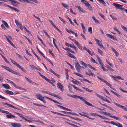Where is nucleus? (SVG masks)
Returning <instances> with one entry per match:
<instances>
[{"label": "nucleus", "mask_w": 127, "mask_h": 127, "mask_svg": "<svg viewBox=\"0 0 127 127\" xmlns=\"http://www.w3.org/2000/svg\"><path fill=\"white\" fill-rule=\"evenodd\" d=\"M0 111L2 113H4L8 114L6 116V117L8 118H15V116L11 114V113L8 111L2 110L0 109Z\"/></svg>", "instance_id": "f03ea898"}, {"label": "nucleus", "mask_w": 127, "mask_h": 127, "mask_svg": "<svg viewBox=\"0 0 127 127\" xmlns=\"http://www.w3.org/2000/svg\"><path fill=\"white\" fill-rule=\"evenodd\" d=\"M71 82L73 83L76 85H78L79 84V82L77 80H72Z\"/></svg>", "instance_id": "79ce46f5"}, {"label": "nucleus", "mask_w": 127, "mask_h": 127, "mask_svg": "<svg viewBox=\"0 0 127 127\" xmlns=\"http://www.w3.org/2000/svg\"><path fill=\"white\" fill-rule=\"evenodd\" d=\"M121 28L127 32V28L123 25L121 26Z\"/></svg>", "instance_id": "338daca9"}, {"label": "nucleus", "mask_w": 127, "mask_h": 127, "mask_svg": "<svg viewBox=\"0 0 127 127\" xmlns=\"http://www.w3.org/2000/svg\"><path fill=\"white\" fill-rule=\"evenodd\" d=\"M55 105L61 109H64V108H65V107H64L63 106H60V105H57V104H55Z\"/></svg>", "instance_id": "0e129e2a"}, {"label": "nucleus", "mask_w": 127, "mask_h": 127, "mask_svg": "<svg viewBox=\"0 0 127 127\" xmlns=\"http://www.w3.org/2000/svg\"><path fill=\"white\" fill-rule=\"evenodd\" d=\"M14 86L17 89H20V90H26L24 88L21 87H19V86H17L16 85H15H15H14Z\"/></svg>", "instance_id": "2f4dec72"}, {"label": "nucleus", "mask_w": 127, "mask_h": 127, "mask_svg": "<svg viewBox=\"0 0 127 127\" xmlns=\"http://www.w3.org/2000/svg\"><path fill=\"white\" fill-rule=\"evenodd\" d=\"M1 67L2 68L7 70L9 71L16 74L17 75H18L19 76H21V74L13 70L8 67L3 65H1Z\"/></svg>", "instance_id": "f257e3e1"}, {"label": "nucleus", "mask_w": 127, "mask_h": 127, "mask_svg": "<svg viewBox=\"0 0 127 127\" xmlns=\"http://www.w3.org/2000/svg\"><path fill=\"white\" fill-rule=\"evenodd\" d=\"M95 41L96 42L98 45L100 46L101 48H102L103 49L104 48L103 46L101 44V42L99 40L96 39Z\"/></svg>", "instance_id": "2eb2a0df"}, {"label": "nucleus", "mask_w": 127, "mask_h": 127, "mask_svg": "<svg viewBox=\"0 0 127 127\" xmlns=\"http://www.w3.org/2000/svg\"><path fill=\"white\" fill-rule=\"evenodd\" d=\"M32 51L33 52L34 55L36 56L38 59L39 60H41V59L37 55V54L34 52L33 50L32 49H31Z\"/></svg>", "instance_id": "de8ad7c7"}, {"label": "nucleus", "mask_w": 127, "mask_h": 127, "mask_svg": "<svg viewBox=\"0 0 127 127\" xmlns=\"http://www.w3.org/2000/svg\"><path fill=\"white\" fill-rule=\"evenodd\" d=\"M4 92L6 94L10 95H12L14 94V93L8 90L5 91Z\"/></svg>", "instance_id": "5701e85b"}, {"label": "nucleus", "mask_w": 127, "mask_h": 127, "mask_svg": "<svg viewBox=\"0 0 127 127\" xmlns=\"http://www.w3.org/2000/svg\"><path fill=\"white\" fill-rule=\"evenodd\" d=\"M62 112L64 113L65 114H71L72 115H73V113H72L71 112H68L66 111H62Z\"/></svg>", "instance_id": "a18cd8bd"}, {"label": "nucleus", "mask_w": 127, "mask_h": 127, "mask_svg": "<svg viewBox=\"0 0 127 127\" xmlns=\"http://www.w3.org/2000/svg\"><path fill=\"white\" fill-rule=\"evenodd\" d=\"M80 64L82 65H83L85 67H87V64L84 63L83 61H80Z\"/></svg>", "instance_id": "58836bf2"}, {"label": "nucleus", "mask_w": 127, "mask_h": 127, "mask_svg": "<svg viewBox=\"0 0 127 127\" xmlns=\"http://www.w3.org/2000/svg\"><path fill=\"white\" fill-rule=\"evenodd\" d=\"M35 96L37 97V99L40 100H41L42 99H44V97H43L39 94H37L35 95Z\"/></svg>", "instance_id": "ddd939ff"}, {"label": "nucleus", "mask_w": 127, "mask_h": 127, "mask_svg": "<svg viewBox=\"0 0 127 127\" xmlns=\"http://www.w3.org/2000/svg\"><path fill=\"white\" fill-rule=\"evenodd\" d=\"M67 95L68 96H69L70 97H71L75 98H78L80 99V100L81 99V98L82 97L80 96H78V95H71V94H67Z\"/></svg>", "instance_id": "6e6552de"}, {"label": "nucleus", "mask_w": 127, "mask_h": 127, "mask_svg": "<svg viewBox=\"0 0 127 127\" xmlns=\"http://www.w3.org/2000/svg\"><path fill=\"white\" fill-rule=\"evenodd\" d=\"M66 30L67 31V32L69 33H72L73 34H74V32L72 30H68L66 28Z\"/></svg>", "instance_id": "37998d69"}, {"label": "nucleus", "mask_w": 127, "mask_h": 127, "mask_svg": "<svg viewBox=\"0 0 127 127\" xmlns=\"http://www.w3.org/2000/svg\"><path fill=\"white\" fill-rule=\"evenodd\" d=\"M82 88L86 91H88V92H93V90H89L88 88H86L84 87H82Z\"/></svg>", "instance_id": "72a5a7b5"}, {"label": "nucleus", "mask_w": 127, "mask_h": 127, "mask_svg": "<svg viewBox=\"0 0 127 127\" xmlns=\"http://www.w3.org/2000/svg\"><path fill=\"white\" fill-rule=\"evenodd\" d=\"M84 99L85 98H84L83 97H82L81 100L83 101L84 102V103L87 105L89 106L93 107V106L92 104H91L89 102H87Z\"/></svg>", "instance_id": "423d86ee"}, {"label": "nucleus", "mask_w": 127, "mask_h": 127, "mask_svg": "<svg viewBox=\"0 0 127 127\" xmlns=\"http://www.w3.org/2000/svg\"><path fill=\"white\" fill-rule=\"evenodd\" d=\"M97 77L98 79H99L101 81L104 82L108 86H109L110 87V88L113 89L114 90H115L114 89L112 88V85L109 83L108 82H107L104 79H102L100 78L98 76H97Z\"/></svg>", "instance_id": "39448f33"}, {"label": "nucleus", "mask_w": 127, "mask_h": 127, "mask_svg": "<svg viewBox=\"0 0 127 127\" xmlns=\"http://www.w3.org/2000/svg\"><path fill=\"white\" fill-rule=\"evenodd\" d=\"M16 114L19 115V116L21 118H22L24 120L25 119V118L24 116H23L21 114H20V113H16Z\"/></svg>", "instance_id": "680f3d73"}, {"label": "nucleus", "mask_w": 127, "mask_h": 127, "mask_svg": "<svg viewBox=\"0 0 127 127\" xmlns=\"http://www.w3.org/2000/svg\"><path fill=\"white\" fill-rule=\"evenodd\" d=\"M75 61L74 63L75 68L77 72H80L81 69V66L80 65L78 61H76L75 60Z\"/></svg>", "instance_id": "20e7f679"}, {"label": "nucleus", "mask_w": 127, "mask_h": 127, "mask_svg": "<svg viewBox=\"0 0 127 127\" xmlns=\"http://www.w3.org/2000/svg\"><path fill=\"white\" fill-rule=\"evenodd\" d=\"M104 113V114L108 116H111V114L109 113H107L105 112H103Z\"/></svg>", "instance_id": "e2e57ef3"}, {"label": "nucleus", "mask_w": 127, "mask_h": 127, "mask_svg": "<svg viewBox=\"0 0 127 127\" xmlns=\"http://www.w3.org/2000/svg\"><path fill=\"white\" fill-rule=\"evenodd\" d=\"M106 35L112 39H115L114 36L112 35L107 34H106Z\"/></svg>", "instance_id": "393cba45"}, {"label": "nucleus", "mask_w": 127, "mask_h": 127, "mask_svg": "<svg viewBox=\"0 0 127 127\" xmlns=\"http://www.w3.org/2000/svg\"><path fill=\"white\" fill-rule=\"evenodd\" d=\"M15 22L18 27H21L22 26V25L18 22L17 20H15Z\"/></svg>", "instance_id": "412c9836"}, {"label": "nucleus", "mask_w": 127, "mask_h": 127, "mask_svg": "<svg viewBox=\"0 0 127 127\" xmlns=\"http://www.w3.org/2000/svg\"><path fill=\"white\" fill-rule=\"evenodd\" d=\"M19 1L21 2H26L27 3H30L32 4H34L32 2L29 1L28 0H19Z\"/></svg>", "instance_id": "cd10ccee"}, {"label": "nucleus", "mask_w": 127, "mask_h": 127, "mask_svg": "<svg viewBox=\"0 0 127 127\" xmlns=\"http://www.w3.org/2000/svg\"><path fill=\"white\" fill-rule=\"evenodd\" d=\"M71 85L74 88L78 90L79 91L81 92H82L83 91L82 90L80 89H79L77 87H75V86L74 85H73V84H71Z\"/></svg>", "instance_id": "b1692460"}, {"label": "nucleus", "mask_w": 127, "mask_h": 127, "mask_svg": "<svg viewBox=\"0 0 127 127\" xmlns=\"http://www.w3.org/2000/svg\"><path fill=\"white\" fill-rule=\"evenodd\" d=\"M2 85L4 87L7 89H10V87L9 86V85L7 84H3Z\"/></svg>", "instance_id": "6ab92c4d"}, {"label": "nucleus", "mask_w": 127, "mask_h": 127, "mask_svg": "<svg viewBox=\"0 0 127 127\" xmlns=\"http://www.w3.org/2000/svg\"><path fill=\"white\" fill-rule=\"evenodd\" d=\"M113 4L114 5V6H115L117 8L119 9L122 10H123V9H124V8H120V5L119 4L114 3H113Z\"/></svg>", "instance_id": "4468645a"}, {"label": "nucleus", "mask_w": 127, "mask_h": 127, "mask_svg": "<svg viewBox=\"0 0 127 127\" xmlns=\"http://www.w3.org/2000/svg\"><path fill=\"white\" fill-rule=\"evenodd\" d=\"M79 114L80 115H82V116H84L86 117H87V118H89V119H92V120H94V118H90V117H89V116H88L86 115L83 114H82L81 113H79Z\"/></svg>", "instance_id": "c85d7f7f"}, {"label": "nucleus", "mask_w": 127, "mask_h": 127, "mask_svg": "<svg viewBox=\"0 0 127 127\" xmlns=\"http://www.w3.org/2000/svg\"><path fill=\"white\" fill-rule=\"evenodd\" d=\"M2 21L7 28L9 29V27L7 22L3 20H2Z\"/></svg>", "instance_id": "bb28decb"}, {"label": "nucleus", "mask_w": 127, "mask_h": 127, "mask_svg": "<svg viewBox=\"0 0 127 127\" xmlns=\"http://www.w3.org/2000/svg\"><path fill=\"white\" fill-rule=\"evenodd\" d=\"M51 112H52V113H54V114H58V115H62V116H66V115H64V114H61L60 113H58V112H53V111H51Z\"/></svg>", "instance_id": "c9c22d12"}, {"label": "nucleus", "mask_w": 127, "mask_h": 127, "mask_svg": "<svg viewBox=\"0 0 127 127\" xmlns=\"http://www.w3.org/2000/svg\"><path fill=\"white\" fill-rule=\"evenodd\" d=\"M81 24L82 27V29L83 30L84 33V34L85 33L86 31V29L83 23H81Z\"/></svg>", "instance_id": "e433bc0d"}, {"label": "nucleus", "mask_w": 127, "mask_h": 127, "mask_svg": "<svg viewBox=\"0 0 127 127\" xmlns=\"http://www.w3.org/2000/svg\"><path fill=\"white\" fill-rule=\"evenodd\" d=\"M65 44L67 46L71 48V47H72V45L68 43L67 42L65 43Z\"/></svg>", "instance_id": "09e8293b"}, {"label": "nucleus", "mask_w": 127, "mask_h": 127, "mask_svg": "<svg viewBox=\"0 0 127 127\" xmlns=\"http://www.w3.org/2000/svg\"><path fill=\"white\" fill-rule=\"evenodd\" d=\"M90 115H91V116H98V115H99L98 114H97L96 113H90Z\"/></svg>", "instance_id": "5fc2aeb1"}, {"label": "nucleus", "mask_w": 127, "mask_h": 127, "mask_svg": "<svg viewBox=\"0 0 127 127\" xmlns=\"http://www.w3.org/2000/svg\"><path fill=\"white\" fill-rule=\"evenodd\" d=\"M81 2L83 3L86 7L87 9L89 10L90 11H91L93 10V8L92 6L89 3L86 1L85 0H81Z\"/></svg>", "instance_id": "7ed1b4c3"}, {"label": "nucleus", "mask_w": 127, "mask_h": 127, "mask_svg": "<svg viewBox=\"0 0 127 127\" xmlns=\"http://www.w3.org/2000/svg\"><path fill=\"white\" fill-rule=\"evenodd\" d=\"M111 49L114 52L116 55L117 56L118 53L116 51L113 47H111Z\"/></svg>", "instance_id": "8fccbe9b"}, {"label": "nucleus", "mask_w": 127, "mask_h": 127, "mask_svg": "<svg viewBox=\"0 0 127 127\" xmlns=\"http://www.w3.org/2000/svg\"><path fill=\"white\" fill-rule=\"evenodd\" d=\"M65 74L66 75V78L68 80L69 79V75L68 72V70L67 69H65Z\"/></svg>", "instance_id": "f704fd0d"}, {"label": "nucleus", "mask_w": 127, "mask_h": 127, "mask_svg": "<svg viewBox=\"0 0 127 127\" xmlns=\"http://www.w3.org/2000/svg\"><path fill=\"white\" fill-rule=\"evenodd\" d=\"M106 67L109 70L111 71H114V70L111 67H110L108 65H106Z\"/></svg>", "instance_id": "4d7b16f0"}, {"label": "nucleus", "mask_w": 127, "mask_h": 127, "mask_svg": "<svg viewBox=\"0 0 127 127\" xmlns=\"http://www.w3.org/2000/svg\"><path fill=\"white\" fill-rule=\"evenodd\" d=\"M2 104H3V105H7L9 107H11L12 108H14L18 110H20L19 109L17 108L16 107H14L13 105H12L10 104H9L7 103H4V102H2Z\"/></svg>", "instance_id": "1a4fd4ad"}, {"label": "nucleus", "mask_w": 127, "mask_h": 127, "mask_svg": "<svg viewBox=\"0 0 127 127\" xmlns=\"http://www.w3.org/2000/svg\"><path fill=\"white\" fill-rule=\"evenodd\" d=\"M114 103L115 105H116L118 107H120V108H122V107H123L120 104L116 103L115 102H114Z\"/></svg>", "instance_id": "3c124183"}, {"label": "nucleus", "mask_w": 127, "mask_h": 127, "mask_svg": "<svg viewBox=\"0 0 127 127\" xmlns=\"http://www.w3.org/2000/svg\"><path fill=\"white\" fill-rule=\"evenodd\" d=\"M5 36H6V39L9 42V41H10V40L9 39H11V40L12 39V38L10 36H9V38H8V37L7 36H6L5 35Z\"/></svg>", "instance_id": "49530a36"}, {"label": "nucleus", "mask_w": 127, "mask_h": 127, "mask_svg": "<svg viewBox=\"0 0 127 127\" xmlns=\"http://www.w3.org/2000/svg\"><path fill=\"white\" fill-rule=\"evenodd\" d=\"M45 97L46 98L52 101H53V102H54V103H57V104H60V105H61V104L60 103H59V102H58L55 100H53L51 99V98H49V97H48L47 96H45Z\"/></svg>", "instance_id": "dca6fc26"}, {"label": "nucleus", "mask_w": 127, "mask_h": 127, "mask_svg": "<svg viewBox=\"0 0 127 127\" xmlns=\"http://www.w3.org/2000/svg\"><path fill=\"white\" fill-rule=\"evenodd\" d=\"M40 75L44 79L46 80H49V79H48L47 77H46L45 76L43 75L40 72H38Z\"/></svg>", "instance_id": "4c0bfd02"}, {"label": "nucleus", "mask_w": 127, "mask_h": 127, "mask_svg": "<svg viewBox=\"0 0 127 127\" xmlns=\"http://www.w3.org/2000/svg\"><path fill=\"white\" fill-rule=\"evenodd\" d=\"M67 55L69 57H70L72 58H74L75 59H76V57L74 55L70 52H68V53L67 54Z\"/></svg>", "instance_id": "f3484780"}, {"label": "nucleus", "mask_w": 127, "mask_h": 127, "mask_svg": "<svg viewBox=\"0 0 127 127\" xmlns=\"http://www.w3.org/2000/svg\"><path fill=\"white\" fill-rule=\"evenodd\" d=\"M110 91L113 93L116 96L119 98L121 97V96L119 94H117L116 92L112 90H110Z\"/></svg>", "instance_id": "a878e982"}, {"label": "nucleus", "mask_w": 127, "mask_h": 127, "mask_svg": "<svg viewBox=\"0 0 127 127\" xmlns=\"http://www.w3.org/2000/svg\"><path fill=\"white\" fill-rule=\"evenodd\" d=\"M110 123L113 125H115L119 127H123L122 125L119 123H115L113 121H112Z\"/></svg>", "instance_id": "9b49d317"}, {"label": "nucleus", "mask_w": 127, "mask_h": 127, "mask_svg": "<svg viewBox=\"0 0 127 127\" xmlns=\"http://www.w3.org/2000/svg\"><path fill=\"white\" fill-rule=\"evenodd\" d=\"M78 47L80 49H81L82 48V47L81 45L79 44V43L77 45Z\"/></svg>", "instance_id": "774afa93"}, {"label": "nucleus", "mask_w": 127, "mask_h": 127, "mask_svg": "<svg viewBox=\"0 0 127 127\" xmlns=\"http://www.w3.org/2000/svg\"><path fill=\"white\" fill-rule=\"evenodd\" d=\"M110 16L112 18L113 20L115 21H117V19L116 18V17L113 16L111 15H110Z\"/></svg>", "instance_id": "052dcab7"}, {"label": "nucleus", "mask_w": 127, "mask_h": 127, "mask_svg": "<svg viewBox=\"0 0 127 127\" xmlns=\"http://www.w3.org/2000/svg\"><path fill=\"white\" fill-rule=\"evenodd\" d=\"M97 1H99V2L101 3L104 6H105L106 5V3L103 0H97Z\"/></svg>", "instance_id": "a19ab883"}, {"label": "nucleus", "mask_w": 127, "mask_h": 127, "mask_svg": "<svg viewBox=\"0 0 127 127\" xmlns=\"http://www.w3.org/2000/svg\"><path fill=\"white\" fill-rule=\"evenodd\" d=\"M61 4L64 7V8H66L67 9H68V8L69 5H68L66 4L65 3H62Z\"/></svg>", "instance_id": "473e14b6"}, {"label": "nucleus", "mask_w": 127, "mask_h": 127, "mask_svg": "<svg viewBox=\"0 0 127 127\" xmlns=\"http://www.w3.org/2000/svg\"><path fill=\"white\" fill-rule=\"evenodd\" d=\"M57 85L58 88L61 91H64V89L63 88L62 85L61 83L59 82H58L57 84Z\"/></svg>", "instance_id": "f8f14e48"}, {"label": "nucleus", "mask_w": 127, "mask_h": 127, "mask_svg": "<svg viewBox=\"0 0 127 127\" xmlns=\"http://www.w3.org/2000/svg\"><path fill=\"white\" fill-rule=\"evenodd\" d=\"M92 18L94 20L95 23L99 24V22L95 18L94 16H92Z\"/></svg>", "instance_id": "c756f323"}, {"label": "nucleus", "mask_w": 127, "mask_h": 127, "mask_svg": "<svg viewBox=\"0 0 127 127\" xmlns=\"http://www.w3.org/2000/svg\"><path fill=\"white\" fill-rule=\"evenodd\" d=\"M76 7L79 10L80 12H85V10H83V9L81 7H80V6L78 5H77L76 6Z\"/></svg>", "instance_id": "a211bd4d"}, {"label": "nucleus", "mask_w": 127, "mask_h": 127, "mask_svg": "<svg viewBox=\"0 0 127 127\" xmlns=\"http://www.w3.org/2000/svg\"><path fill=\"white\" fill-rule=\"evenodd\" d=\"M97 1H99V2L101 3L104 6H105L106 5V3L103 0H97Z\"/></svg>", "instance_id": "ea45409f"}, {"label": "nucleus", "mask_w": 127, "mask_h": 127, "mask_svg": "<svg viewBox=\"0 0 127 127\" xmlns=\"http://www.w3.org/2000/svg\"><path fill=\"white\" fill-rule=\"evenodd\" d=\"M49 95H50L51 96H54V97H55V96L56 95V94H55L54 93H51L50 92H49Z\"/></svg>", "instance_id": "69168bd1"}, {"label": "nucleus", "mask_w": 127, "mask_h": 127, "mask_svg": "<svg viewBox=\"0 0 127 127\" xmlns=\"http://www.w3.org/2000/svg\"><path fill=\"white\" fill-rule=\"evenodd\" d=\"M14 86L17 89H20V90H26L24 88L21 87H19V86H17L16 85H15H15H14Z\"/></svg>", "instance_id": "7c9ffc66"}, {"label": "nucleus", "mask_w": 127, "mask_h": 127, "mask_svg": "<svg viewBox=\"0 0 127 127\" xmlns=\"http://www.w3.org/2000/svg\"><path fill=\"white\" fill-rule=\"evenodd\" d=\"M25 78L26 80L28 81V82H29L30 83H31L32 81L30 80V79L28 78L27 77H25Z\"/></svg>", "instance_id": "bf43d9fd"}, {"label": "nucleus", "mask_w": 127, "mask_h": 127, "mask_svg": "<svg viewBox=\"0 0 127 127\" xmlns=\"http://www.w3.org/2000/svg\"><path fill=\"white\" fill-rule=\"evenodd\" d=\"M66 116H68V117H69L70 118L72 119H73L75 120H78V118H77L73 117H71V116L69 115H66Z\"/></svg>", "instance_id": "6e6d98bb"}, {"label": "nucleus", "mask_w": 127, "mask_h": 127, "mask_svg": "<svg viewBox=\"0 0 127 127\" xmlns=\"http://www.w3.org/2000/svg\"><path fill=\"white\" fill-rule=\"evenodd\" d=\"M98 52L100 53V54L101 55H102L103 54V52L101 50H100L99 48H98Z\"/></svg>", "instance_id": "13d9d810"}, {"label": "nucleus", "mask_w": 127, "mask_h": 127, "mask_svg": "<svg viewBox=\"0 0 127 127\" xmlns=\"http://www.w3.org/2000/svg\"><path fill=\"white\" fill-rule=\"evenodd\" d=\"M83 49L86 51L90 55H92L91 53L90 50L88 49L85 46H84L83 48Z\"/></svg>", "instance_id": "4be33fe9"}, {"label": "nucleus", "mask_w": 127, "mask_h": 127, "mask_svg": "<svg viewBox=\"0 0 127 127\" xmlns=\"http://www.w3.org/2000/svg\"><path fill=\"white\" fill-rule=\"evenodd\" d=\"M74 74L76 75L77 76H78L80 77H83V76L82 75L79 73H77L75 72H74Z\"/></svg>", "instance_id": "864d4df0"}, {"label": "nucleus", "mask_w": 127, "mask_h": 127, "mask_svg": "<svg viewBox=\"0 0 127 127\" xmlns=\"http://www.w3.org/2000/svg\"><path fill=\"white\" fill-rule=\"evenodd\" d=\"M43 32L45 33V34L46 35V36L49 38H50V36L48 35V34H47L46 31L44 30H43Z\"/></svg>", "instance_id": "603ef678"}, {"label": "nucleus", "mask_w": 127, "mask_h": 127, "mask_svg": "<svg viewBox=\"0 0 127 127\" xmlns=\"http://www.w3.org/2000/svg\"><path fill=\"white\" fill-rule=\"evenodd\" d=\"M7 6L9 7V8L12 9H13L15 11H16L18 12H19V10L18 9H17L15 7H12L11 6H9V5H7Z\"/></svg>", "instance_id": "aec40b11"}, {"label": "nucleus", "mask_w": 127, "mask_h": 127, "mask_svg": "<svg viewBox=\"0 0 127 127\" xmlns=\"http://www.w3.org/2000/svg\"><path fill=\"white\" fill-rule=\"evenodd\" d=\"M110 117L117 120H120V118L116 116H110Z\"/></svg>", "instance_id": "c03bdc74"}, {"label": "nucleus", "mask_w": 127, "mask_h": 127, "mask_svg": "<svg viewBox=\"0 0 127 127\" xmlns=\"http://www.w3.org/2000/svg\"><path fill=\"white\" fill-rule=\"evenodd\" d=\"M67 95L68 96H69L70 97H71L75 98H78L80 99V100L81 99V98L82 97L80 96H78V95H71V94H67Z\"/></svg>", "instance_id": "0eeeda50"}, {"label": "nucleus", "mask_w": 127, "mask_h": 127, "mask_svg": "<svg viewBox=\"0 0 127 127\" xmlns=\"http://www.w3.org/2000/svg\"><path fill=\"white\" fill-rule=\"evenodd\" d=\"M11 125L12 126L14 127H20L21 126V125L19 123H12Z\"/></svg>", "instance_id": "9d476101"}]
</instances>
